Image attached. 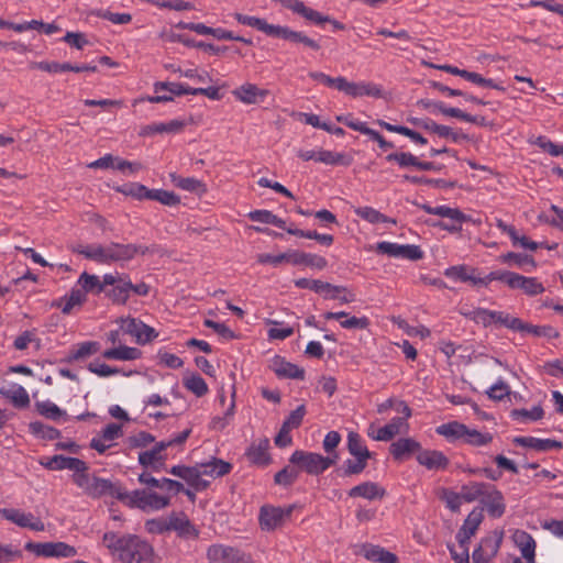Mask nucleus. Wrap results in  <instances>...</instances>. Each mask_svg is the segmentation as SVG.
Returning <instances> with one entry per match:
<instances>
[{
	"label": "nucleus",
	"instance_id": "f257e3e1",
	"mask_svg": "<svg viewBox=\"0 0 563 563\" xmlns=\"http://www.w3.org/2000/svg\"><path fill=\"white\" fill-rule=\"evenodd\" d=\"M102 541L123 563H155L153 547L137 536L109 531L103 534Z\"/></svg>",
	"mask_w": 563,
	"mask_h": 563
},
{
	"label": "nucleus",
	"instance_id": "f03ea898",
	"mask_svg": "<svg viewBox=\"0 0 563 563\" xmlns=\"http://www.w3.org/2000/svg\"><path fill=\"white\" fill-rule=\"evenodd\" d=\"M73 482L91 498L110 496L121 500L123 488L119 483L104 479L84 471L81 474H73Z\"/></svg>",
	"mask_w": 563,
	"mask_h": 563
},
{
	"label": "nucleus",
	"instance_id": "7ed1b4c3",
	"mask_svg": "<svg viewBox=\"0 0 563 563\" xmlns=\"http://www.w3.org/2000/svg\"><path fill=\"white\" fill-rule=\"evenodd\" d=\"M190 433L191 429H186L168 440L156 442L151 450L143 451L139 454V463L144 467H151L155 472L162 470L167 459L164 451L170 446L183 445Z\"/></svg>",
	"mask_w": 563,
	"mask_h": 563
},
{
	"label": "nucleus",
	"instance_id": "20e7f679",
	"mask_svg": "<svg viewBox=\"0 0 563 563\" xmlns=\"http://www.w3.org/2000/svg\"><path fill=\"white\" fill-rule=\"evenodd\" d=\"M338 457L336 453L323 456L319 453L296 450L289 457V462L310 475H319L335 464Z\"/></svg>",
	"mask_w": 563,
	"mask_h": 563
},
{
	"label": "nucleus",
	"instance_id": "39448f33",
	"mask_svg": "<svg viewBox=\"0 0 563 563\" xmlns=\"http://www.w3.org/2000/svg\"><path fill=\"white\" fill-rule=\"evenodd\" d=\"M130 507H136L144 511L161 510L169 505V497L159 496L156 493L144 489H135L128 493L123 489L121 500Z\"/></svg>",
	"mask_w": 563,
	"mask_h": 563
},
{
	"label": "nucleus",
	"instance_id": "423d86ee",
	"mask_svg": "<svg viewBox=\"0 0 563 563\" xmlns=\"http://www.w3.org/2000/svg\"><path fill=\"white\" fill-rule=\"evenodd\" d=\"M103 284H108L106 297L113 303L124 305L130 298L132 282L126 274H104Z\"/></svg>",
	"mask_w": 563,
	"mask_h": 563
},
{
	"label": "nucleus",
	"instance_id": "0eeeda50",
	"mask_svg": "<svg viewBox=\"0 0 563 563\" xmlns=\"http://www.w3.org/2000/svg\"><path fill=\"white\" fill-rule=\"evenodd\" d=\"M295 506L290 505L286 508L264 505L260 509L258 523L263 531H274L280 528L285 520L290 518Z\"/></svg>",
	"mask_w": 563,
	"mask_h": 563
},
{
	"label": "nucleus",
	"instance_id": "6e6552de",
	"mask_svg": "<svg viewBox=\"0 0 563 563\" xmlns=\"http://www.w3.org/2000/svg\"><path fill=\"white\" fill-rule=\"evenodd\" d=\"M25 550L44 558H73L77 550L65 542H27Z\"/></svg>",
	"mask_w": 563,
	"mask_h": 563
},
{
	"label": "nucleus",
	"instance_id": "1a4fd4ad",
	"mask_svg": "<svg viewBox=\"0 0 563 563\" xmlns=\"http://www.w3.org/2000/svg\"><path fill=\"white\" fill-rule=\"evenodd\" d=\"M120 329L133 336L139 344H146L157 336L155 330L135 318H120Z\"/></svg>",
	"mask_w": 563,
	"mask_h": 563
},
{
	"label": "nucleus",
	"instance_id": "9d476101",
	"mask_svg": "<svg viewBox=\"0 0 563 563\" xmlns=\"http://www.w3.org/2000/svg\"><path fill=\"white\" fill-rule=\"evenodd\" d=\"M245 556L242 550L224 544H212L207 550L209 563H240Z\"/></svg>",
	"mask_w": 563,
	"mask_h": 563
},
{
	"label": "nucleus",
	"instance_id": "9b49d317",
	"mask_svg": "<svg viewBox=\"0 0 563 563\" xmlns=\"http://www.w3.org/2000/svg\"><path fill=\"white\" fill-rule=\"evenodd\" d=\"M376 251L391 257H402L411 261H418L423 257V252L417 245H400L393 242H379L376 245Z\"/></svg>",
	"mask_w": 563,
	"mask_h": 563
},
{
	"label": "nucleus",
	"instance_id": "f8f14e48",
	"mask_svg": "<svg viewBox=\"0 0 563 563\" xmlns=\"http://www.w3.org/2000/svg\"><path fill=\"white\" fill-rule=\"evenodd\" d=\"M0 515L21 528H29L34 531H44L45 529L43 521L31 512H23L15 508H3L0 509Z\"/></svg>",
	"mask_w": 563,
	"mask_h": 563
},
{
	"label": "nucleus",
	"instance_id": "ddd939ff",
	"mask_svg": "<svg viewBox=\"0 0 563 563\" xmlns=\"http://www.w3.org/2000/svg\"><path fill=\"white\" fill-rule=\"evenodd\" d=\"M345 95L357 98L363 96L380 98L383 96V89L380 86L374 82H354L349 81L345 77L342 78V82L340 85V90Z\"/></svg>",
	"mask_w": 563,
	"mask_h": 563
},
{
	"label": "nucleus",
	"instance_id": "4468645a",
	"mask_svg": "<svg viewBox=\"0 0 563 563\" xmlns=\"http://www.w3.org/2000/svg\"><path fill=\"white\" fill-rule=\"evenodd\" d=\"M483 518L484 516L482 509H473L468 514L464 520L463 526L456 534V540L461 548L468 547V542L471 538L476 533L479 525L483 521Z\"/></svg>",
	"mask_w": 563,
	"mask_h": 563
},
{
	"label": "nucleus",
	"instance_id": "2eb2a0df",
	"mask_svg": "<svg viewBox=\"0 0 563 563\" xmlns=\"http://www.w3.org/2000/svg\"><path fill=\"white\" fill-rule=\"evenodd\" d=\"M295 286L300 289H310L318 294H324L325 298L335 299L338 294L346 291L344 286H334L319 279L299 278L295 280Z\"/></svg>",
	"mask_w": 563,
	"mask_h": 563
},
{
	"label": "nucleus",
	"instance_id": "dca6fc26",
	"mask_svg": "<svg viewBox=\"0 0 563 563\" xmlns=\"http://www.w3.org/2000/svg\"><path fill=\"white\" fill-rule=\"evenodd\" d=\"M232 95L242 103L255 104L263 102L269 95L267 89H262L254 84L246 82L232 91Z\"/></svg>",
	"mask_w": 563,
	"mask_h": 563
},
{
	"label": "nucleus",
	"instance_id": "f3484780",
	"mask_svg": "<svg viewBox=\"0 0 563 563\" xmlns=\"http://www.w3.org/2000/svg\"><path fill=\"white\" fill-rule=\"evenodd\" d=\"M43 465L48 470H70L74 474H81L84 471H89L85 461L64 455H54L46 463H43Z\"/></svg>",
	"mask_w": 563,
	"mask_h": 563
},
{
	"label": "nucleus",
	"instance_id": "a211bd4d",
	"mask_svg": "<svg viewBox=\"0 0 563 563\" xmlns=\"http://www.w3.org/2000/svg\"><path fill=\"white\" fill-rule=\"evenodd\" d=\"M122 427L117 423L108 424L100 433L91 440L90 446L100 454H103L108 449L112 446L111 442L122 437Z\"/></svg>",
	"mask_w": 563,
	"mask_h": 563
},
{
	"label": "nucleus",
	"instance_id": "6ab92c4d",
	"mask_svg": "<svg viewBox=\"0 0 563 563\" xmlns=\"http://www.w3.org/2000/svg\"><path fill=\"white\" fill-rule=\"evenodd\" d=\"M169 531L177 532L184 539H196L199 536L198 529L191 523L185 514H172L168 516Z\"/></svg>",
	"mask_w": 563,
	"mask_h": 563
},
{
	"label": "nucleus",
	"instance_id": "aec40b11",
	"mask_svg": "<svg viewBox=\"0 0 563 563\" xmlns=\"http://www.w3.org/2000/svg\"><path fill=\"white\" fill-rule=\"evenodd\" d=\"M482 504L485 506L488 515L493 518H500L506 510L504 496L494 485L487 489Z\"/></svg>",
	"mask_w": 563,
	"mask_h": 563
},
{
	"label": "nucleus",
	"instance_id": "412c9836",
	"mask_svg": "<svg viewBox=\"0 0 563 563\" xmlns=\"http://www.w3.org/2000/svg\"><path fill=\"white\" fill-rule=\"evenodd\" d=\"M73 253L82 255L85 258L107 265V245L93 244H74L70 246Z\"/></svg>",
	"mask_w": 563,
	"mask_h": 563
},
{
	"label": "nucleus",
	"instance_id": "4be33fe9",
	"mask_svg": "<svg viewBox=\"0 0 563 563\" xmlns=\"http://www.w3.org/2000/svg\"><path fill=\"white\" fill-rule=\"evenodd\" d=\"M271 368L273 372L282 378H291V379H303L305 378V369L299 367L296 364L287 362L282 356H275L272 360Z\"/></svg>",
	"mask_w": 563,
	"mask_h": 563
},
{
	"label": "nucleus",
	"instance_id": "5701e85b",
	"mask_svg": "<svg viewBox=\"0 0 563 563\" xmlns=\"http://www.w3.org/2000/svg\"><path fill=\"white\" fill-rule=\"evenodd\" d=\"M274 37L284 38L292 43H300L313 51L320 49V44L303 32L292 31L287 26L277 25Z\"/></svg>",
	"mask_w": 563,
	"mask_h": 563
},
{
	"label": "nucleus",
	"instance_id": "b1692460",
	"mask_svg": "<svg viewBox=\"0 0 563 563\" xmlns=\"http://www.w3.org/2000/svg\"><path fill=\"white\" fill-rule=\"evenodd\" d=\"M269 440L267 438L253 442L246 450L247 460L255 465H267L271 462L268 454Z\"/></svg>",
	"mask_w": 563,
	"mask_h": 563
},
{
	"label": "nucleus",
	"instance_id": "393cba45",
	"mask_svg": "<svg viewBox=\"0 0 563 563\" xmlns=\"http://www.w3.org/2000/svg\"><path fill=\"white\" fill-rule=\"evenodd\" d=\"M409 424L406 422V417H395L389 423L379 428L376 435L372 437L376 441H389L397 434L407 432Z\"/></svg>",
	"mask_w": 563,
	"mask_h": 563
},
{
	"label": "nucleus",
	"instance_id": "a878e982",
	"mask_svg": "<svg viewBox=\"0 0 563 563\" xmlns=\"http://www.w3.org/2000/svg\"><path fill=\"white\" fill-rule=\"evenodd\" d=\"M514 443L520 446L530 448L539 452L562 449V442L552 439H538L533 437H517Z\"/></svg>",
	"mask_w": 563,
	"mask_h": 563
},
{
	"label": "nucleus",
	"instance_id": "bb28decb",
	"mask_svg": "<svg viewBox=\"0 0 563 563\" xmlns=\"http://www.w3.org/2000/svg\"><path fill=\"white\" fill-rule=\"evenodd\" d=\"M419 464L429 470H444L449 465L448 457L440 451L424 450L417 455Z\"/></svg>",
	"mask_w": 563,
	"mask_h": 563
},
{
	"label": "nucleus",
	"instance_id": "cd10ccee",
	"mask_svg": "<svg viewBox=\"0 0 563 563\" xmlns=\"http://www.w3.org/2000/svg\"><path fill=\"white\" fill-rule=\"evenodd\" d=\"M512 289H521L528 296H536L544 291L543 285L536 277H526L515 274L512 282L509 283Z\"/></svg>",
	"mask_w": 563,
	"mask_h": 563
},
{
	"label": "nucleus",
	"instance_id": "c85d7f7f",
	"mask_svg": "<svg viewBox=\"0 0 563 563\" xmlns=\"http://www.w3.org/2000/svg\"><path fill=\"white\" fill-rule=\"evenodd\" d=\"M420 443L411 438H401L390 444V453L395 460L401 461L412 453L420 451Z\"/></svg>",
	"mask_w": 563,
	"mask_h": 563
},
{
	"label": "nucleus",
	"instance_id": "c756f323",
	"mask_svg": "<svg viewBox=\"0 0 563 563\" xmlns=\"http://www.w3.org/2000/svg\"><path fill=\"white\" fill-rule=\"evenodd\" d=\"M350 497H362L368 500L380 499L385 496V489L374 482H364L349 490Z\"/></svg>",
	"mask_w": 563,
	"mask_h": 563
},
{
	"label": "nucleus",
	"instance_id": "7c9ffc66",
	"mask_svg": "<svg viewBox=\"0 0 563 563\" xmlns=\"http://www.w3.org/2000/svg\"><path fill=\"white\" fill-rule=\"evenodd\" d=\"M361 553L368 561L376 563H397V556L379 545L364 544Z\"/></svg>",
	"mask_w": 563,
	"mask_h": 563
},
{
	"label": "nucleus",
	"instance_id": "2f4dec72",
	"mask_svg": "<svg viewBox=\"0 0 563 563\" xmlns=\"http://www.w3.org/2000/svg\"><path fill=\"white\" fill-rule=\"evenodd\" d=\"M290 264L291 265H306L309 267L323 269L327 267L328 262L324 257L311 254V253H305L297 250H291V257H290Z\"/></svg>",
	"mask_w": 563,
	"mask_h": 563
},
{
	"label": "nucleus",
	"instance_id": "473e14b6",
	"mask_svg": "<svg viewBox=\"0 0 563 563\" xmlns=\"http://www.w3.org/2000/svg\"><path fill=\"white\" fill-rule=\"evenodd\" d=\"M172 183L186 191L202 196L207 192V186L201 180L194 177H181L175 173L169 175Z\"/></svg>",
	"mask_w": 563,
	"mask_h": 563
},
{
	"label": "nucleus",
	"instance_id": "72a5a7b5",
	"mask_svg": "<svg viewBox=\"0 0 563 563\" xmlns=\"http://www.w3.org/2000/svg\"><path fill=\"white\" fill-rule=\"evenodd\" d=\"M186 123L183 120H172L166 123H154L145 125L141 129L140 135L147 136L155 133H178L185 128Z\"/></svg>",
	"mask_w": 563,
	"mask_h": 563
},
{
	"label": "nucleus",
	"instance_id": "f704fd0d",
	"mask_svg": "<svg viewBox=\"0 0 563 563\" xmlns=\"http://www.w3.org/2000/svg\"><path fill=\"white\" fill-rule=\"evenodd\" d=\"M78 285L85 290L86 294L100 295L106 294L108 284H103V277L84 272L78 278Z\"/></svg>",
	"mask_w": 563,
	"mask_h": 563
},
{
	"label": "nucleus",
	"instance_id": "c9c22d12",
	"mask_svg": "<svg viewBox=\"0 0 563 563\" xmlns=\"http://www.w3.org/2000/svg\"><path fill=\"white\" fill-rule=\"evenodd\" d=\"M476 268L467 265H455L446 268L444 275L449 278L460 282H470L473 285H478V277L476 276Z\"/></svg>",
	"mask_w": 563,
	"mask_h": 563
},
{
	"label": "nucleus",
	"instance_id": "e433bc0d",
	"mask_svg": "<svg viewBox=\"0 0 563 563\" xmlns=\"http://www.w3.org/2000/svg\"><path fill=\"white\" fill-rule=\"evenodd\" d=\"M102 357L107 360L134 361L141 357V351L136 347L119 344L103 351Z\"/></svg>",
	"mask_w": 563,
	"mask_h": 563
},
{
	"label": "nucleus",
	"instance_id": "4c0bfd02",
	"mask_svg": "<svg viewBox=\"0 0 563 563\" xmlns=\"http://www.w3.org/2000/svg\"><path fill=\"white\" fill-rule=\"evenodd\" d=\"M201 472L203 476H209L212 478L222 477L229 474L232 470V465L229 462H225L221 459L212 457L211 460L200 463Z\"/></svg>",
	"mask_w": 563,
	"mask_h": 563
},
{
	"label": "nucleus",
	"instance_id": "58836bf2",
	"mask_svg": "<svg viewBox=\"0 0 563 563\" xmlns=\"http://www.w3.org/2000/svg\"><path fill=\"white\" fill-rule=\"evenodd\" d=\"M234 18L236 19V21L239 23L254 27V29L265 33L266 35L274 37L277 25L269 24L264 19L245 15V14L238 13V12L234 13Z\"/></svg>",
	"mask_w": 563,
	"mask_h": 563
},
{
	"label": "nucleus",
	"instance_id": "ea45409f",
	"mask_svg": "<svg viewBox=\"0 0 563 563\" xmlns=\"http://www.w3.org/2000/svg\"><path fill=\"white\" fill-rule=\"evenodd\" d=\"M139 482L151 487H156L166 490H175L177 493L184 489V485L180 482L170 478L156 479L155 477L151 476L147 473L141 474L139 476Z\"/></svg>",
	"mask_w": 563,
	"mask_h": 563
},
{
	"label": "nucleus",
	"instance_id": "a19ab883",
	"mask_svg": "<svg viewBox=\"0 0 563 563\" xmlns=\"http://www.w3.org/2000/svg\"><path fill=\"white\" fill-rule=\"evenodd\" d=\"M38 68L48 71V73H60V71H75V73H81V71H97V66L95 65H81V66H74L69 63H45L42 62L38 64Z\"/></svg>",
	"mask_w": 563,
	"mask_h": 563
},
{
	"label": "nucleus",
	"instance_id": "79ce46f5",
	"mask_svg": "<svg viewBox=\"0 0 563 563\" xmlns=\"http://www.w3.org/2000/svg\"><path fill=\"white\" fill-rule=\"evenodd\" d=\"M466 428L467 426L461 422L451 421L439 426L435 432L450 441H455L464 439Z\"/></svg>",
	"mask_w": 563,
	"mask_h": 563
},
{
	"label": "nucleus",
	"instance_id": "37998d69",
	"mask_svg": "<svg viewBox=\"0 0 563 563\" xmlns=\"http://www.w3.org/2000/svg\"><path fill=\"white\" fill-rule=\"evenodd\" d=\"M490 484L479 483V482H471L466 485H463L461 488V496L464 501L472 503L476 499L481 500L484 498L487 489Z\"/></svg>",
	"mask_w": 563,
	"mask_h": 563
},
{
	"label": "nucleus",
	"instance_id": "c03bdc74",
	"mask_svg": "<svg viewBox=\"0 0 563 563\" xmlns=\"http://www.w3.org/2000/svg\"><path fill=\"white\" fill-rule=\"evenodd\" d=\"M347 450L355 459L367 461L372 456V453L364 445L361 437L355 432H350L347 435Z\"/></svg>",
	"mask_w": 563,
	"mask_h": 563
},
{
	"label": "nucleus",
	"instance_id": "a18cd8bd",
	"mask_svg": "<svg viewBox=\"0 0 563 563\" xmlns=\"http://www.w3.org/2000/svg\"><path fill=\"white\" fill-rule=\"evenodd\" d=\"M354 213L364 219L365 221L375 224V223H393L395 224L396 221L394 219H390L386 217L385 214L380 213L378 210L372 208V207H358L354 209Z\"/></svg>",
	"mask_w": 563,
	"mask_h": 563
},
{
	"label": "nucleus",
	"instance_id": "49530a36",
	"mask_svg": "<svg viewBox=\"0 0 563 563\" xmlns=\"http://www.w3.org/2000/svg\"><path fill=\"white\" fill-rule=\"evenodd\" d=\"M317 162L323 163L325 165H342V166H349L352 163V158L343 153H336L332 151L327 150H320Z\"/></svg>",
	"mask_w": 563,
	"mask_h": 563
},
{
	"label": "nucleus",
	"instance_id": "de8ad7c7",
	"mask_svg": "<svg viewBox=\"0 0 563 563\" xmlns=\"http://www.w3.org/2000/svg\"><path fill=\"white\" fill-rule=\"evenodd\" d=\"M300 467L297 465H287L275 474V484L288 487L292 485L300 475Z\"/></svg>",
	"mask_w": 563,
	"mask_h": 563
},
{
	"label": "nucleus",
	"instance_id": "09e8293b",
	"mask_svg": "<svg viewBox=\"0 0 563 563\" xmlns=\"http://www.w3.org/2000/svg\"><path fill=\"white\" fill-rule=\"evenodd\" d=\"M504 533L500 531H494L492 534L483 538L479 542L484 549L487 558L490 560L496 556L503 542Z\"/></svg>",
	"mask_w": 563,
	"mask_h": 563
},
{
	"label": "nucleus",
	"instance_id": "8fccbe9b",
	"mask_svg": "<svg viewBox=\"0 0 563 563\" xmlns=\"http://www.w3.org/2000/svg\"><path fill=\"white\" fill-rule=\"evenodd\" d=\"M100 349V344L95 341H87L78 344L70 351L69 361H79L92 354H96Z\"/></svg>",
	"mask_w": 563,
	"mask_h": 563
},
{
	"label": "nucleus",
	"instance_id": "3c124183",
	"mask_svg": "<svg viewBox=\"0 0 563 563\" xmlns=\"http://www.w3.org/2000/svg\"><path fill=\"white\" fill-rule=\"evenodd\" d=\"M463 441L473 446H483L493 441V435L488 432L483 433L476 429H470L467 427Z\"/></svg>",
	"mask_w": 563,
	"mask_h": 563
},
{
	"label": "nucleus",
	"instance_id": "603ef678",
	"mask_svg": "<svg viewBox=\"0 0 563 563\" xmlns=\"http://www.w3.org/2000/svg\"><path fill=\"white\" fill-rule=\"evenodd\" d=\"M148 200H155L165 206H177L180 203V198L173 191L164 189H151L148 192Z\"/></svg>",
	"mask_w": 563,
	"mask_h": 563
},
{
	"label": "nucleus",
	"instance_id": "864d4df0",
	"mask_svg": "<svg viewBox=\"0 0 563 563\" xmlns=\"http://www.w3.org/2000/svg\"><path fill=\"white\" fill-rule=\"evenodd\" d=\"M499 261L504 264L514 263L518 267H522L525 265H530L531 267H536V261L531 255L520 254L515 252H509L499 256Z\"/></svg>",
	"mask_w": 563,
	"mask_h": 563
},
{
	"label": "nucleus",
	"instance_id": "5fc2aeb1",
	"mask_svg": "<svg viewBox=\"0 0 563 563\" xmlns=\"http://www.w3.org/2000/svg\"><path fill=\"white\" fill-rule=\"evenodd\" d=\"M367 466V461L363 459H349L344 461L343 465L339 470L340 476L349 477L352 475L361 474Z\"/></svg>",
	"mask_w": 563,
	"mask_h": 563
},
{
	"label": "nucleus",
	"instance_id": "6e6d98bb",
	"mask_svg": "<svg viewBox=\"0 0 563 563\" xmlns=\"http://www.w3.org/2000/svg\"><path fill=\"white\" fill-rule=\"evenodd\" d=\"M184 386L194 393L197 397H201L208 393V386L205 379L197 375L192 374L184 379Z\"/></svg>",
	"mask_w": 563,
	"mask_h": 563
},
{
	"label": "nucleus",
	"instance_id": "4d7b16f0",
	"mask_svg": "<svg viewBox=\"0 0 563 563\" xmlns=\"http://www.w3.org/2000/svg\"><path fill=\"white\" fill-rule=\"evenodd\" d=\"M35 406L40 415L52 420H58L59 418L66 415L65 411H63L54 402H51L48 400L38 401L36 402Z\"/></svg>",
	"mask_w": 563,
	"mask_h": 563
},
{
	"label": "nucleus",
	"instance_id": "13d9d810",
	"mask_svg": "<svg viewBox=\"0 0 563 563\" xmlns=\"http://www.w3.org/2000/svg\"><path fill=\"white\" fill-rule=\"evenodd\" d=\"M291 250L286 251L285 253H280L277 255L262 253L256 256V260L260 264H271L273 266H279L283 263L290 264Z\"/></svg>",
	"mask_w": 563,
	"mask_h": 563
},
{
	"label": "nucleus",
	"instance_id": "bf43d9fd",
	"mask_svg": "<svg viewBox=\"0 0 563 563\" xmlns=\"http://www.w3.org/2000/svg\"><path fill=\"white\" fill-rule=\"evenodd\" d=\"M234 397H235V391L232 393V401H231L229 408L227 409V411L224 412V415L222 417H214L211 420V422H210L211 429L221 431L230 423V420L233 417L234 409H235Z\"/></svg>",
	"mask_w": 563,
	"mask_h": 563
},
{
	"label": "nucleus",
	"instance_id": "052dcab7",
	"mask_svg": "<svg viewBox=\"0 0 563 563\" xmlns=\"http://www.w3.org/2000/svg\"><path fill=\"white\" fill-rule=\"evenodd\" d=\"M515 274L516 273L508 271L490 272L485 277H478V285L487 286L493 280H500L509 286V283L512 282Z\"/></svg>",
	"mask_w": 563,
	"mask_h": 563
},
{
	"label": "nucleus",
	"instance_id": "680f3d73",
	"mask_svg": "<svg viewBox=\"0 0 563 563\" xmlns=\"http://www.w3.org/2000/svg\"><path fill=\"white\" fill-rule=\"evenodd\" d=\"M93 14L114 24H128L132 21V15L130 13H113L109 10L99 9L95 11Z\"/></svg>",
	"mask_w": 563,
	"mask_h": 563
},
{
	"label": "nucleus",
	"instance_id": "e2e57ef3",
	"mask_svg": "<svg viewBox=\"0 0 563 563\" xmlns=\"http://www.w3.org/2000/svg\"><path fill=\"white\" fill-rule=\"evenodd\" d=\"M544 411L541 406H536L531 410L528 409H514L511 417L514 419H523L537 421L543 418Z\"/></svg>",
	"mask_w": 563,
	"mask_h": 563
},
{
	"label": "nucleus",
	"instance_id": "0e129e2a",
	"mask_svg": "<svg viewBox=\"0 0 563 563\" xmlns=\"http://www.w3.org/2000/svg\"><path fill=\"white\" fill-rule=\"evenodd\" d=\"M117 190L139 200L148 199V192L151 191V189L141 184H131L129 186L118 188Z\"/></svg>",
	"mask_w": 563,
	"mask_h": 563
},
{
	"label": "nucleus",
	"instance_id": "69168bd1",
	"mask_svg": "<svg viewBox=\"0 0 563 563\" xmlns=\"http://www.w3.org/2000/svg\"><path fill=\"white\" fill-rule=\"evenodd\" d=\"M523 332L532 333L537 336H547L549 339H558L560 336L559 331L551 325L539 327L526 323Z\"/></svg>",
	"mask_w": 563,
	"mask_h": 563
},
{
	"label": "nucleus",
	"instance_id": "338daca9",
	"mask_svg": "<svg viewBox=\"0 0 563 563\" xmlns=\"http://www.w3.org/2000/svg\"><path fill=\"white\" fill-rule=\"evenodd\" d=\"M155 441V438L145 431H141L128 438V444L131 449L146 448Z\"/></svg>",
	"mask_w": 563,
	"mask_h": 563
},
{
	"label": "nucleus",
	"instance_id": "774afa93",
	"mask_svg": "<svg viewBox=\"0 0 563 563\" xmlns=\"http://www.w3.org/2000/svg\"><path fill=\"white\" fill-rule=\"evenodd\" d=\"M389 162H397L401 167L413 166L416 167L417 157L408 152L391 153L386 156Z\"/></svg>",
	"mask_w": 563,
	"mask_h": 563
}]
</instances>
